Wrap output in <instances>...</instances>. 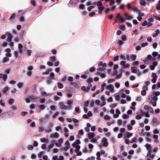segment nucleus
<instances>
[{"label": "nucleus", "instance_id": "1", "mask_svg": "<svg viewBox=\"0 0 160 160\" xmlns=\"http://www.w3.org/2000/svg\"><path fill=\"white\" fill-rule=\"evenodd\" d=\"M81 142L80 140L79 139H77L75 142L72 144V146L73 147H75L76 148L75 151L77 153L79 151L80 146L79 144Z\"/></svg>", "mask_w": 160, "mask_h": 160}, {"label": "nucleus", "instance_id": "2", "mask_svg": "<svg viewBox=\"0 0 160 160\" xmlns=\"http://www.w3.org/2000/svg\"><path fill=\"white\" fill-rule=\"evenodd\" d=\"M150 102L152 105L154 106H156V101L158 100V97L155 96H153L152 94L149 98Z\"/></svg>", "mask_w": 160, "mask_h": 160}, {"label": "nucleus", "instance_id": "3", "mask_svg": "<svg viewBox=\"0 0 160 160\" xmlns=\"http://www.w3.org/2000/svg\"><path fill=\"white\" fill-rule=\"evenodd\" d=\"M38 98H36L33 96H28L25 98V101L27 103H29L31 101H35L36 99H38Z\"/></svg>", "mask_w": 160, "mask_h": 160}, {"label": "nucleus", "instance_id": "4", "mask_svg": "<svg viewBox=\"0 0 160 160\" xmlns=\"http://www.w3.org/2000/svg\"><path fill=\"white\" fill-rule=\"evenodd\" d=\"M124 20H130L133 19V17L132 15H129L127 13H125L124 14L123 17Z\"/></svg>", "mask_w": 160, "mask_h": 160}, {"label": "nucleus", "instance_id": "5", "mask_svg": "<svg viewBox=\"0 0 160 160\" xmlns=\"http://www.w3.org/2000/svg\"><path fill=\"white\" fill-rule=\"evenodd\" d=\"M77 3L76 0H71L69 3L68 6L69 7H74Z\"/></svg>", "mask_w": 160, "mask_h": 160}, {"label": "nucleus", "instance_id": "6", "mask_svg": "<svg viewBox=\"0 0 160 160\" xmlns=\"http://www.w3.org/2000/svg\"><path fill=\"white\" fill-rule=\"evenodd\" d=\"M59 134L57 132L52 133L50 135L49 137L51 138H58L59 137Z\"/></svg>", "mask_w": 160, "mask_h": 160}, {"label": "nucleus", "instance_id": "7", "mask_svg": "<svg viewBox=\"0 0 160 160\" xmlns=\"http://www.w3.org/2000/svg\"><path fill=\"white\" fill-rule=\"evenodd\" d=\"M120 64L122 65V68H125L129 67V65L128 63H126V62L125 61H122L120 62Z\"/></svg>", "mask_w": 160, "mask_h": 160}, {"label": "nucleus", "instance_id": "8", "mask_svg": "<svg viewBox=\"0 0 160 160\" xmlns=\"http://www.w3.org/2000/svg\"><path fill=\"white\" fill-rule=\"evenodd\" d=\"M52 160H64V157L62 156H60L58 158V156L57 155L54 156L52 158Z\"/></svg>", "mask_w": 160, "mask_h": 160}, {"label": "nucleus", "instance_id": "9", "mask_svg": "<svg viewBox=\"0 0 160 160\" xmlns=\"http://www.w3.org/2000/svg\"><path fill=\"white\" fill-rule=\"evenodd\" d=\"M63 141V139L62 138H60L58 140V142L56 143V146L58 147H60L62 146V143Z\"/></svg>", "mask_w": 160, "mask_h": 160}, {"label": "nucleus", "instance_id": "10", "mask_svg": "<svg viewBox=\"0 0 160 160\" xmlns=\"http://www.w3.org/2000/svg\"><path fill=\"white\" fill-rule=\"evenodd\" d=\"M73 102V100L70 99L67 101V104L68 105V107L69 110H71L72 109V105Z\"/></svg>", "mask_w": 160, "mask_h": 160}, {"label": "nucleus", "instance_id": "11", "mask_svg": "<svg viewBox=\"0 0 160 160\" xmlns=\"http://www.w3.org/2000/svg\"><path fill=\"white\" fill-rule=\"evenodd\" d=\"M106 88L107 89H108L111 92H113L114 87L112 84H109L106 86Z\"/></svg>", "mask_w": 160, "mask_h": 160}, {"label": "nucleus", "instance_id": "12", "mask_svg": "<svg viewBox=\"0 0 160 160\" xmlns=\"http://www.w3.org/2000/svg\"><path fill=\"white\" fill-rule=\"evenodd\" d=\"M115 112V113L113 115V117L115 118H117L119 117V114H121V112L118 109H117Z\"/></svg>", "mask_w": 160, "mask_h": 160}, {"label": "nucleus", "instance_id": "13", "mask_svg": "<svg viewBox=\"0 0 160 160\" xmlns=\"http://www.w3.org/2000/svg\"><path fill=\"white\" fill-rule=\"evenodd\" d=\"M160 20V17L156 16L154 15L151 16L148 20Z\"/></svg>", "mask_w": 160, "mask_h": 160}, {"label": "nucleus", "instance_id": "14", "mask_svg": "<svg viewBox=\"0 0 160 160\" xmlns=\"http://www.w3.org/2000/svg\"><path fill=\"white\" fill-rule=\"evenodd\" d=\"M60 108L62 109H68V108L67 106L64 105L62 102L60 103Z\"/></svg>", "mask_w": 160, "mask_h": 160}, {"label": "nucleus", "instance_id": "15", "mask_svg": "<svg viewBox=\"0 0 160 160\" xmlns=\"http://www.w3.org/2000/svg\"><path fill=\"white\" fill-rule=\"evenodd\" d=\"M158 65V63L157 62L155 61L153 62L152 65L149 66V68L151 70H153L155 68V67Z\"/></svg>", "mask_w": 160, "mask_h": 160}, {"label": "nucleus", "instance_id": "16", "mask_svg": "<svg viewBox=\"0 0 160 160\" xmlns=\"http://www.w3.org/2000/svg\"><path fill=\"white\" fill-rule=\"evenodd\" d=\"M102 142H103V145L104 146L107 147L108 145V143L107 142V139L105 138H103L102 140Z\"/></svg>", "mask_w": 160, "mask_h": 160}, {"label": "nucleus", "instance_id": "17", "mask_svg": "<svg viewBox=\"0 0 160 160\" xmlns=\"http://www.w3.org/2000/svg\"><path fill=\"white\" fill-rule=\"evenodd\" d=\"M127 122L126 120L122 121L121 119H118L117 121V122L119 125H125L126 124Z\"/></svg>", "mask_w": 160, "mask_h": 160}, {"label": "nucleus", "instance_id": "18", "mask_svg": "<svg viewBox=\"0 0 160 160\" xmlns=\"http://www.w3.org/2000/svg\"><path fill=\"white\" fill-rule=\"evenodd\" d=\"M124 20V18L122 16L120 13H118L116 16V19L115 20Z\"/></svg>", "mask_w": 160, "mask_h": 160}, {"label": "nucleus", "instance_id": "19", "mask_svg": "<svg viewBox=\"0 0 160 160\" xmlns=\"http://www.w3.org/2000/svg\"><path fill=\"white\" fill-rule=\"evenodd\" d=\"M56 141L54 140H52L50 142V144L48 146V148L49 149H51L54 146V144H56Z\"/></svg>", "mask_w": 160, "mask_h": 160}, {"label": "nucleus", "instance_id": "20", "mask_svg": "<svg viewBox=\"0 0 160 160\" xmlns=\"http://www.w3.org/2000/svg\"><path fill=\"white\" fill-rule=\"evenodd\" d=\"M132 135V134L131 133L127 132L124 134V138H129Z\"/></svg>", "mask_w": 160, "mask_h": 160}, {"label": "nucleus", "instance_id": "21", "mask_svg": "<svg viewBox=\"0 0 160 160\" xmlns=\"http://www.w3.org/2000/svg\"><path fill=\"white\" fill-rule=\"evenodd\" d=\"M95 136L94 132H89L88 134V137L89 139H92Z\"/></svg>", "mask_w": 160, "mask_h": 160}, {"label": "nucleus", "instance_id": "22", "mask_svg": "<svg viewBox=\"0 0 160 160\" xmlns=\"http://www.w3.org/2000/svg\"><path fill=\"white\" fill-rule=\"evenodd\" d=\"M41 92L42 96H48L52 94L50 93H47L44 91H42Z\"/></svg>", "mask_w": 160, "mask_h": 160}, {"label": "nucleus", "instance_id": "23", "mask_svg": "<svg viewBox=\"0 0 160 160\" xmlns=\"http://www.w3.org/2000/svg\"><path fill=\"white\" fill-rule=\"evenodd\" d=\"M148 59V60H151L153 59V58L152 56L151 55H148L147 56V58H146V60L144 61L145 63V64H148V61H147L146 60L147 59Z\"/></svg>", "mask_w": 160, "mask_h": 160}, {"label": "nucleus", "instance_id": "24", "mask_svg": "<svg viewBox=\"0 0 160 160\" xmlns=\"http://www.w3.org/2000/svg\"><path fill=\"white\" fill-rule=\"evenodd\" d=\"M91 127L90 123H87V127L85 128V130L87 132H89L90 131V128Z\"/></svg>", "mask_w": 160, "mask_h": 160}, {"label": "nucleus", "instance_id": "25", "mask_svg": "<svg viewBox=\"0 0 160 160\" xmlns=\"http://www.w3.org/2000/svg\"><path fill=\"white\" fill-rule=\"evenodd\" d=\"M79 134L78 135V138H81V136L83 134V132L82 129L80 130L78 132Z\"/></svg>", "mask_w": 160, "mask_h": 160}, {"label": "nucleus", "instance_id": "26", "mask_svg": "<svg viewBox=\"0 0 160 160\" xmlns=\"http://www.w3.org/2000/svg\"><path fill=\"white\" fill-rule=\"evenodd\" d=\"M142 25L143 26H145L147 25L148 26H150L152 25V23H151L150 22H148L147 21H144V22L142 23Z\"/></svg>", "mask_w": 160, "mask_h": 160}, {"label": "nucleus", "instance_id": "27", "mask_svg": "<svg viewBox=\"0 0 160 160\" xmlns=\"http://www.w3.org/2000/svg\"><path fill=\"white\" fill-rule=\"evenodd\" d=\"M159 33V30L158 29H157L156 30L155 33H154L152 37H155L157 36L158 35Z\"/></svg>", "mask_w": 160, "mask_h": 160}, {"label": "nucleus", "instance_id": "28", "mask_svg": "<svg viewBox=\"0 0 160 160\" xmlns=\"http://www.w3.org/2000/svg\"><path fill=\"white\" fill-rule=\"evenodd\" d=\"M81 89L82 90L86 92H88L90 89V88L88 87H85V86H82L81 88Z\"/></svg>", "mask_w": 160, "mask_h": 160}, {"label": "nucleus", "instance_id": "29", "mask_svg": "<svg viewBox=\"0 0 160 160\" xmlns=\"http://www.w3.org/2000/svg\"><path fill=\"white\" fill-rule=\"evenodd\" d=\"M152 123L158 124L159 123V122L156 118H153L152 119Z\"/></svg>", "mask_w": 160, "mask_h": 160}, {"label": "nucleus", "instance_id": "30", "mask_svg": "<svg viewBox=\"0 0 160 160\" xmlns=\"http://www.w3.org/2000/svg\"><path fill=\"white\" fill-rule=\"evenodd\" d=\"M151 153V152H148L147 154V156H148L151 158H154L155 155L154 154H152Z\"/></svg>", "mask_w": 160, "mask_h": 160}, {"label": "nucleus", "instance_id": "31", "mask_svg": "<svg viewBox=\"0 0 160 160\" xmlns=\"http://www.w3.org/2000/svg\"><path fill=\"white\" fill-rule=\"evenodd\" d=\"M140 3L141 5L145 6L146 5V2L145 0H140Z\"/></svg>", "mask_w": 160, "mask_h": 160}, {"label": "nucleus", "instance_id": "32", "mask_svg": "<svg viewBox=\"0 0 160 160\" xmlns=\"http://www.w3.org/2000/svg\"><path fill=\"white\" fill-rule=\"evenodd\" d=\"M40 140V141L42 142H48V139L45 138H41Z\"/></svg>", "mask_w": 160, "mask_h": 160}, {"label": "nucleus", "instance_id": "33", "mask_svg": "<svg viewBox=\"0 0 160 160\" xmlns=\"http://www.w3.org/2000/svg\"><path fill=\"white\" fill-rule=\"evenodd\" d=\"M93 4H97V6L99 7V6H101L102 5V2L101 1H98L97 2L93 3Z\"/></svg>", "mask_w": 160, "mask_h": 160}, {"label": "nucleus", "instance_id": "34", "mask_svg": "<svg viewBox=\"0 0 160 160\" xmlns=\"http://www.w3.org/2000/svg\"><path fill=\"white\" fill-rule=\"evenodd\" d=\"M145 147L148 150H150L152 148L151 145L150 144L148 143H147L145 145Z\"/></svg>", "mask_w": 160, "mask_h": 160}, {"label": "nucleus", "instance_id": "35", "mask_svg": "<svg viewBox=\"0 0 160 160\" xmlns=\"http://www.w3.org/2000/svg\"><path fill=\"white\" fill-rule=\"evenodd\" d=\"M88 148L90 149V152H92V148H93V145L92 144L89 143L88 145Z\"/></svg>", "mask_w": 160, "mask_h": 160}, {"label": "nucleus", "instance_id": "36", "mask_svg": "<svg viewBox=\"0 0 160 160\" xmlns=\"http://www.w3.org/2000/svg\"><path fill=\"white\" fill-rule=\"evenodd\" d=\"M14 99L12 98H10L8 100V103L10 105H12L14 103Z\"/></svg>", "mask_w": 160, "mask_h": 160}, {"label": "nucleus", "instance_id": "37", "mask_svg": "<svg viewBox=\"0 0 160 160\" xmlns=\"http://www.w3.org/2000/svg\"><path fill=\"white\" fill-rule=\"evenodd\" d=\"M137 141V139L135 137H133L131 140L130 141V143H133V142H136Z\"/></svg>", "mask_w": 160, "mask_h": 160}, {"label": "nucleus", "instance_id": "38", "mask_svg": "<svg viewBox=\"0 0 160 160\" xmlns=\"http://www.w3.org/2000/svg\"><path fill=\"white\" fill-rule=\"evenodd\" d=\"M150 133L149 132H145L143 133V136L149 137L150 136Z\"/></svg>", "mask_w": 160, "mask_h": 160}, {"label": "nucleus", "instance_id": "39", "mask_svg": "<svg viewBox=\"0 0 160 160\" xmlns=\"http://www.w3.org/2000/svg\"><path fill=\"white\" fill-rule=\"evenodd\" d=\"M46 99L45 98H42L40 99V102L41 103H44L46 101Z\"/></svg>", "mask_w": 160, "mask_h": 160}, {"label": "nucleus", "instance_id": "40", "mask_svg": "<svg viewBox=\"0 0 160 160\" xmlns=\"http://www.w3.org/2000/svg\"><path fill=\"white\" fill-rule=\"evenodd\" d=\"M153 94H152L153 96H155L156 97L159 96L160 94V92L159 91H157L156 92H154L153 93Z\"/></svg>", "mask_w": 160, "mask_h": 160}, {"label": "nucleus", "instance_id": "41", "mask_svg": "<svg viewBox=\"0 0 160 160\" xmlns=\"http://www.w3.org/2000/svg\"><path fill=\"white\" fill-rule=\"evenodd\" d=\"M58 88L61 89L63 88V85L62 83L59 82L58 84Z\"/></svg>", "mask_w": 160, "mask_h": 160}, {"label": "nucleus", "instance_id": "42", "mask_svg": "<svg viewBox=\"0 0 160 160\" xmlns=\"http://www.w3.org/2000/svg\"><path fill=\"white\" fill-rule=\"evenodd\" d=\"M127 128L128 130H131L132 129V127L130 124H128L127 126Z\"/></svg>", "mask_w": 160, "mask_h": 160}, {"label": "nucleus", "instance_id": "43", "mask_svg": "<svg viewBox=\"0 0 160 160\" xmlns=\"http://www.w3.org/2000/svg\"><path fill=\"white\" fill-rule=\"evenodd\" d=\"M7 75L6 74H5L2 75V78H3V81H5L7 79Z\"/></svg>", "mask_w": 160, "mask_h": 160}, {"label": "nucleus", "instance_id": "44", "mask_svg": "<svg viewBox=\"0 0 160 160\" xmlns=\"http://www.w3.org/2000/svg\"><path fill=\"white\" fill-rule=\"evenodd\" d=\"M143 115L141 114H138L136 116V119H140L142 118V117Z\"/></svg>", "mask_w": 160, "mask_h": 160}, {"label": "nucleus", "instance_id": "45", "mask_svg": "<svg viewBox=\"0 0 160 160\" xmlns=\"http://www.w3.org/2000/svg\"><path fill=\"white\" fill-rule=\"evenodd\" d=\"M50 109L52 110H55L56 109L57 107L54 105H52L50 107Z\"/></svg>", "mask_w": 160, "mask_h": 160}, {"label": "nucleus", "instance_id": "46", "mask_svg": "<svg viewBox=\"0 0 160 160\" xmlns=\"http://www.w3.org/2000/svg\"><path fill=\"white\" fill-rule=\"evenodd\" d=\"M38 131L39 132H42L44 130V128L42 126H40L39 127Z\"/></svg>", "mask_w": 160, "mask_h": 160}, {"label": "nucleus", "instance_id": "47", "mask_svg": "<svg viewBox=\"0 0 160 160\" xmlns=\"http://www.w3.org/2000/svg\"><path fill=\"white\" fill-rule=\"evenodd\" d=\"M132 72L133 73H136L137 72V70L135 67H132Z\"/></svg>", "mask_w": 160, "mask_h": 160}, {"label": "nucleus", "instance_id": "48", "mask_svg": "<svg viewBox=\"0 0 160 160\" xmlns=\"http://www.w3.org/2000/svg\"><path fill=\"white\" fill-rule=\"evenodd\" d=\"M43 154H44L43 152L42 151V152H40V153H39V154H38V157L39 158H40L42 157V156L43 155Z\"/></svg>", "mask_w": 160, "mask_h": 160}, {"label": "nucleus", "instance_id": "49", "mask_svg": "<svg viewBox=\"0 0 160 160\" xmlns=\"http://www.w3.org/2000/svg\"><path fill=\"white\" fill-rule=\"evenodd\" d=\"M131 58L132 60L134 61L136 59V56L135 55L132 54L131 56Z\"/></svg>", "mask_w": 160, "mask_h": 160}, {"label": "nucleus", "instance_id": "50", "mask_svg": "<svg viewBox=\"0 0 160 160\" xmlns=\"http://www.w3.org/2000/svg\"><path fill=\"white\" fill-rule=\"evenodd\" d=\"M104 118L105 120H108L110 119L111 118V117L108 115H106L104 116Z\"/></svg>", "mask_w": 160, "mask_h": 160}, {"label": "nucleus", "instance_id": "51", "mask_svg": "<svg viewBox=\"0 0 160 160\" xmlns=\"http://www.w3.org/2000/svg\"><path fill=\"white\" fill-rule=\"evenodd\" d=\"M39 107L41 110H44L45 108V105H43V104L40 105L39 106Z\"/></svg>", "mask_w": 160, "mask_h": 160}, {"label": "nucleus", "instance_id": "52", "mask_svg": "<svg viewBox=\"0 0 160 160\" xmlns=\"http://www.w3.org/2000/svg\"><path fill=\"white\" fill-rule=\"evenodd\" d=\"M146 91L144 90H142L141 92V94L143 96L146 95Z\"/></svg>", "mask_w": 160, "mask_h": 160}, {"label": "nucleus", "instance_id": "53", "mask_svg": "<svg viewBox=\"0 0 160 160\" xmlns=\"http://www.w3.org/2000/svg\"><path fill=\"white\" fill-rule=\"evenodd\" d=\"M93 81V80H92V78H88L87 80V82L89 83H91V82H92Z\"/></svg>", "mask_w": 160, "mask_h": 160}, {"label": "nucleus", "instance_id": "54", "mask_svg": "<svg viewBox=\"0 0 160 160\" xmlns=\"http://www.w3.org/2000/svg\"><path fill=\"white\" fill-rule=\"evenodd\" d=\"M129 117V116L127 114H124V115L122 116V118L124 119H126L127 118H128Z\"/></svg>", "mask_w": 160, "mask_h": 160}, {"label": "nucleus", "instance_id": "55", "mask_svg": "<svg viewBox=\"0 0 160 160\" xmlns=\"http://www.w3.org/2000/svg\"><path fill=\"white\" fill-rule=\"evenodd\" d=\"M31 3L34 6L36 5V2L35 0H31Z\"/></svg>", "mask_w": 160, "mask_h": 160}, {"label": "nucleus", "instance_id": "56", "mask_svg": "<svg viewBox=\"0 0 160 160\" xmlns=\"http://www.w3.org/2000/svg\"><path fill=\"white\" fill-rule=\"evenodd\" d=\"M59 114V112H56L55 113V114L53 115V118H55L56 117H57V116Z\"/></svg>", "mask_w": 160, "mask_h": 160}, {"label": "nucleus", "instance_id": "57", "mask_svg": "<svg viewBox=\"0 0 160 160\" xmlns=\"http://www.w3.org/2000/svg\"><path fill=\"white\" fill-rule=\"evenodd\" d=\"M125 26L124 25H122L120 26L119 28L121 29L122 30H124L125 29Z\"/></svg>", "mask_w": 160, "mask_h": 160}, {"label": "nucleus", "instance_id": "58", "mask_svg": "<svg viewBox=\"0 0 160 160\" xmlns=\"http://www.w3.org/2000/svg\"><path fill=\"white\" fill-rule=\"evenodd\" d=\"M95 7V6H89L88 7V10L89 11H91V10L94 8Z\"/></svg>", "mask_w": 160, "mask_h": 160}, {"label": "nucleus", "instance_id": "59", "mask_svg": "<svg viewBox=\"0 0 160 160\" xmlns=\"http://www.w3.org/2000/svg\"><path fill=\"white\" fill-rule=\"evenodd\" d=\"M65 145L66 147H69V142L68 141H67L65 143Z\"/></svg>", "mask_w": 160, "mask_h": 160}, {"label": "nucleus", "instance_id": "60", "mask_svg": "<svg viewBox=\"0 0 160 160\" xmlns=\"http://www.w3.org/2000/svg\"><path fill=\"white\" fill-rule=\"evenodd\" d=\"M97 141V139L95 138H94L92 139L91 141L90 142H91L95 143H96Z\"/></svg>", "mask_w": 160, "mask_h": 160}, {"label": "nucleus", "instance_id": "61", "mask_svg": "<svg viewBox=\"0 0 160 160\" xmlns=\"http://www.w3.org/2000/svg\"><path fill=\"white\" fill-rule=\"evenodd\" d=\"M8 87H6L3 90V92L4 93H6L8 90Z\"/></svg>", "mask_w": 160, "mask_h": 160}, {"label": "nucleus", "instance_id": "62", "mask_svg": "<svg viewBox=\"0 0 160 160\" xmlns=\"http://www.w3.org/2000/svg\"><path fill=\"white\" fill-rule=\"evenodd\" d=\"M117 106V104L116 103H113L112 104V105H110V107L111 108H113Z\"/></svg>", "mask_w": 160, "mask_h": 160}, {"label": "nucleus", "instance_id": "63", "mask_svg": "<svg viewBox=\"0 0 160 160\" xmlns=\"http://www.w3.org/2000/svg\"><path fill=\"white\" fill-rule=\"evenodd\" d=\"M30 108L31 109H33L35 108V106L34 104H32L30 106Z\"/></svg>", "mask_w": 160, "mask_h": 160}, {"label": "nucleus", "instance_id": "64", "mask_svg": "<svg viewBox=\"0 0 160 160\" xmlns=\"http://www.w3.org/2000/svg\"><path fill=\"white\" fill-rule=\"evenodd\" d=\"M79 8L81 9H83L84 8V6L83 4H80L79 6Z\"/></svg>", "mask_w": 160, "mask_h": 160}]
</instances>
